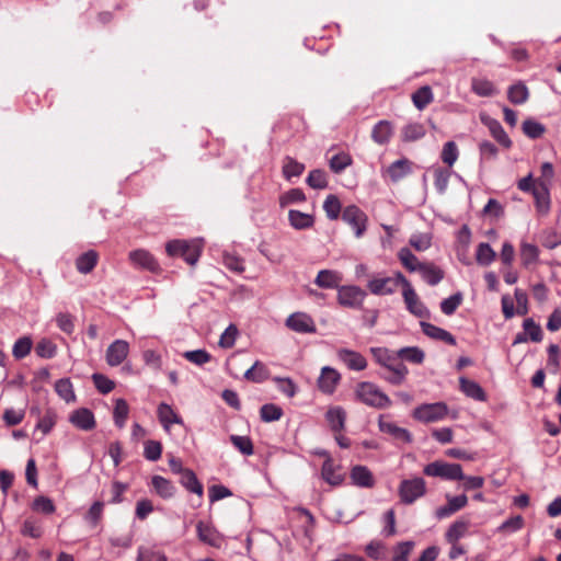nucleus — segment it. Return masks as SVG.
Segmentation results:
<instances>
[{"label": "nucleus", "instance_id": "4468645a", "mask_svg": "<svg viewBox=\"0 0 561 561\" xmlns=\"http://www.w3.org/2000/svg\"><path fill=\"white\" fill-rule=\"evenodd\" d=\"M69 422L81 431H91L96 425L94 414L87 408L72 411L69 414Z\"/></svg>", "mask_w": 561, "mask_h": 561}, {"label": "nucleus", "instance_id": "ea45409f", "mask_svg": "<svg viewBox=\"0 0 561 561\" xmlns=\"http://www.w3.org/2000/svg\"><path fill=\"white\" fill-rule=\"evenodd\" d=\"M55 390L57 394L67 403L76 401V394L70 379L62 378L57 380L55 383Z\"/></svg>", "mask_w": 561, "mask_h": 561}, {"label": "nucleus", "instance_id": "c85d7f7f", "mask_svg": "<svg viewBox=\"0 0 561 561\" xmlns=\"http://www.w3.org/2000/svg\"><path fill=\"white\" fill-rule=\"evenodd\" d=\"M459 385H460L461 391L467 397L472 398L477 401H485L486 400V394H485L484 390L482 389V387L478 382L467 379L465 377H461L459 379Z\"/></svg>", "mask_w": 561, "mask_h": 561}, {"label": "nucleus", "instance_id": "79ce46f5", "mask_svg": "<svg viewBox=\"0 0 561 561\" xmlns=\"http://www.w3.org/2000/svg\"><path fill=\"white\" fill-rule=\"evenodd\" d=\"M528 96V88L522 82L513 84L507 91V98L514 104H524Z\"/></svg>", "mask_w": 561, "mask_h": 561}, {"label": "nucleus", "instance_id": "dca6fc26", "mask_svg": "<svg viewBox=\"0 0 561 561\" xmlns=\"http://www.w3.org/2000/svg\"><path fill=\"white\" fill-rule=\"evenodd\" d=\"M337 357L352 370H364L367 367L366 358L358 352L341 348L337 351Z\"/></svg>", "mask_w": 561, "mask_h": 561}, {"label": "nucleus", "instance_id": "0eeeda50", "mask_svg": "<svg viewBox=\"0 0 561 561\" xmlns=\"http://www.w3.org/2000/svg\"><path fill=\"white\" fill-rule=\"evenodd\" d=\"M426 493V482L422 478L402 480L399 496L402 503L412 504Z\"/></svg>", "mask_w": 561, "mask_h": 561}, {"label": "nucleus", "instance_id": "c03bdc74", "mask_svg": "<svg viewBox=\"0 0 561 561\" xmlns=\"http://www.w3.org/2000/svg\"><path fill=\"white\" fill-rule=\"evenodd\" d=\"M283 413V409L274 403L263 404L260 409L261 420L266 423L278 421Z\"/></svg>", "mask_w": 561, "mask_h": 561}, {"label": "nucleus", "instance_id": "13d9d810", "mask_svg": "<svg viewBox=\"0 0 561 561\" xmlns=\"http://www.w3.org/2000/svg\"><path fill=\"white\" fill-rule=\"evenodd\" d=\"M273 381L276 383L277 389L288 398H293L297 393L298 388L293 379L288 377H274Z\"/></svg>", "mask_w": 561, "mask_h": 561}, {"label": "nucleus", "instance_id": "72a5a7b5", "mask_svg": "<svg viewBox=\"0 0 561 561\" xmlns=\"http://www.w3.org/2000/svg\"><path fill=\"white\" fill-rule=\"evenodd\" d=\"M151 483L156 493L163 499H170L175 493V488L172 482L161 476H154Z\"/></svg>", "mask_w": 561, "mask_h": 561}, {"label": "nucleus", "instance_id": "09e8293b", "mask_svg": "<svg viewBox=\"0 0 561 561\" xmlns=\"http://www.w3.org/2000/svg\"><path fill=\"white\" fill-rule=\"evenodd\" d=\"M370 353L374 359L381 366L388 365L389 362H396L397 352H392L386 347H371Z\"/></svg>", "mask_w": 561, "mask_h": 561}, {"label": "nucleus", "instance_id": "f8f14e48", "mask_svg": "<svg viewBox=\"0 0 561 561\" xmlns=\"http://www.w3.org/2000/svg\"><path fill=\"white\" fill-rule=\"evenodd\" d=\"M286 325L298 333H313L316 332V324L312 318L304 312H295L286 320Z\"/></svg>", "mask_w": 561, "mask_h": 561}, {"label": "nucleus", "instance_id": "a211bd4d", "mask_svg": "<svg viewBox=\"0 0 561 561\" xmlns=\"http://www.w3.org/2000/svg\"><path fill=\"white\" fill-rule=\"evenodd\" d=\"M325 421L334 433H341L345 427L346 412L342 407H330L325 413Z\"/></svg>", "mask_w": 561, "mask_h": 561}, {"label": "nucleus", "instance_id": "4d7b16f0", "mask_svg": "<svg viewBox=\"0 0 561 561\" xmlns=\"http://www.w3.org/2000/svg\"><path fill=\"white\" fill-rule=\"evenodd\" d=\"M21 534L31 538H39L43 535V527L34 518H26L22 525Z\"/></svg>", "mask_w": 561, "mask_h": 561}, {"label": "nucleus", "instance_id": "5701e85b", "mask_svg": "<svg viewBox=\"0 0 561 561\" xmlns=\"http://www.w3.org/2000/svg\"><path fill=\"white\" fill-rule=\"evenodd\" d=\"M342 274L337 271L332 270H321L314 283L320 288H337L339 284L342 282Z\"/></svg>", "mask_w": 561, "mask_h": 561}, {"label": "nucleus", "instance_id": "2eb2a0df", "mask_svg": "<svg viewBox=\"0 0 561 561\" xmlns=\"http://www.w3.org/2000/svg\"><path fill=\"white\" fill-rule=\"evenodd\" d=\"M340 379L341 376L334 368L325 366L318 378V387L323 393L331 394L334 392Z\"/></svg>", "mask_w": 561, "mask_h": 561}, {"label": "nucleus", "instance_id": "8fccbe9b", "mask_svg": "<svg viewBox=\"0 0 561 561\" xmlns=\"http://www.w3.org/2000/svg\"><path fill=\"white\" fill-rule=\"evenodd\" d=\"M425 136V128L420 123H411L402 129V138L404 141H415Z\"/></svg>", "mask_w": 561, "mask_h": 561}, {"label": "nucleus", "instance_id": "393cba45", "mask_svg": "<svg viewBox=\"0 0 561 561\" xmlns=\"http://www.w3.org/2000/svg\"><path fill=\"white\" fill-rule=\"evenodd\" d=\"M412 171V163L408 159H399L387 168V174L392 182H398Z\"/></svg>", "mask_w": 561, "mask_h": 561}, {"label": "nucleus", "instance_id": "9d476101", "mask_svg": "<svg viewBox=\"0 0 561 561\" xmlns=\"http://www.w3.org/2000/svg\"><path fill=\"white\" fill-rule=\"evenodd\" d=\"M129 354V344L125 340L112 342L105 353V360L111 367L121 365Z\"/></svg>", "mask_w": 561, "mask_h": 561}, {"label": "nucleus", "instance_id": "a18cd8bd", "mask_svg": "<svg viewBox=\"0 0 561 561\" xmlns=\"http://www.w3.org/2000/svg\"><path fill=\"white\" fill-rule=\"evenodd\" d=\"M412 101L416 108H425L433 101L432 89L427 85L420 88L413 93Z\"/></svg>", "mask_w": 561, "mask_h": 561}, {"label": "nucleus", "instance_id": "2f4dec72", "mask_svg": "<svg viewBox=\"0 0 561 561\" xmlns=\"http://www.w3.org/2000/svg\"><path fill=\"white\" fill-rule=\"evenodd\" d=\"M98 260V253L93 250H89L77 259L76 267L80 273L88 274L95 267Z\"/></svg>", "mask_w": 561, "mask_h": 561}, {"label": "nucleus", "instance_id": "b1692460", "mask_svg": "<svg viewBox=\"0 0 561 561\" xmlns=\"http://www.w3.org/2000/svg\"><path fill=\"white\" fill-rule=\"evenodd\" d=\"M534 199H535V206L539 214L547 215L550 211V187L548 186H539L537 185V188L534 190L531 193Z\"/></svg>", "mask_w": 561, "mask_h": 561}, {"label": "nucleus", "instance_id": "c756f323", "mask_svg": "<svg viewBox=\"0 0 561 561\" xmlns=\"http://www.w3.org/2000/svg\"><path fill=\"white\" fill-rule=\"evenodd\" d=\"M471 90L479 96H492L497 93L493 82L485 78H472Z\"/></svg>", "mask_w": 561, "mask_h": 561}, {"label": "nucleus", "instance_id": "4c0bfd02", "mask_svg": "<svg viewBox=\"0 0 561 561\" xmlns=\"http://www.w3.org/2000/svg\"><path fill=\"white\" fill-rule=\"evenodd\" d=\"M398 257L402 265L409 271V272H419L421 266L424 263H421L419 259L411 252L408 248H402L398 252Z\"/></svg>", "mask_w": 561, "mask_h": 561}, {"label": "nucleus", "instance_id": "0e129e2a", "mask_svg": "<svg viewBox=\"0 0 561 561\" xmlns=\"http://www.w3.org/2000/svg\"><path fill=\"white\" fill-rule=\"evenodd\" d=\"M523 131L531 139L539 138L545 133V126L534 119H526L523 123Z\"/></svg>", "mask_w": 561, "mask_h": 561}, {"label": "nucleus", "instance_id": "f704fd0d", "mask_svg": "<svg viewBox=\"0 0 561 561\" xmlns=\"http://www.w3.org/2000/svg\"><path fill=\"white\" fill-rule=\"evenodd\" d=\"M180 483L190 492L198 495L199 497L203 495V485L197 480L195 473L190 469L184 471V473L180 477Z\"/></svg>", "mask_w": 561, "mask_h": 561}, {"label": "nucleus", "instance_id": "cd10ccee", "mask_svg": "<svg viewBox=\"0 0 561 561\" xmlns=\"http://www.w3.org/2000/svg\"><path fill=\"white\" fill-rule=\"evenodd\" d=\"M421 277L431 286H435L444 278V271L433 263H424L419 270Z\"/></svg>", "mask_w": 561, "mask_h": 561}, {"label": "nucleus", "instance_id": "bb28decb", "mask_svg": "<svg viewBox=\"0 0 561 561\" xmlns=\"http://www.w3.org/2000/svg\"><path fill=\"white\" fill-rule=\"evenodd\" d=\"M470 526V522L467 519H458L454 522L445 534V539L448 543L458 542L459 539L466 536Z\"/></svg>", "mask_w": 561, "mask_h": 561}, {"label": "nucleus", "instance_id": "f03ea898", "mask_svg": "<svg viewBox=\"0 0 561 561\" xmlns=\"http://www.w3.org/2000/svg\"><path fill=\"white\" fill-rule=\"evenodd\" d=\"M165 250L170 256H181L190 265H194L201 255L202 243L198 240H172L167 243Z\"/></svg>", "mask_w": 561, "mask_h": 561}, {"label": "nucleus", "instance_id": "423d86ee", "mask_svg": "<svg viewBox=\"0 0 561 561\" xmlns=\"http://www.w3.org/2000/svg\"><path fill=\"white\" fill-rule=\"evenodd\" d=\"M400 276H403L400 272L396 273L393 277L381 276L380 274L374 275L367 282V288L373 295H391L397 290L398 286L401 285V280L399 279Z\"/></svg>", "mask_w": 561, "mask_h": 561}, {"label": "nucleus", "instance_id": "603ef678", "mask_svg": "<svg viewBox=\"0 0 561 561\" xmlns=\"http://www.w3.org/2000/svg\"><path fill=\"white\" fill-rule=\"evenodd\" d=\"M305 165L293 158L287 157L283 164V174L287 180L302 174Z\"/></svg>", "mask_w": 561, "mask_h": 561}, {"label": "nucleus", "instance_id": "052dcab7", "mask_svg": "<svg viewBox=\"0 0 561 561\" xmlns=\"http://www.w3.org/2000/svg\"><path fill=\"white\" fill-rule=\"evenodd\" d=\"M136 561H167V557L160 550L139 547Z\"/></svg>", "mask_w": 561, "mask_h": 561}, {"label": "nucleus", "instance_id": "20e7f679", "mask_svg": "<svg viewBox=\"0 0 561 561\" xmlns=\"http://www.w3.org/2000/svg\"><path fill=\"white\" fill-rule=\"evenodd\" d=\"M447 414L448 407L444 402L424 403L413 410V417L422 423L438 422Z\"/></svg>", "mask_w": 561, "mask_h": 561}, {"label": "nucleus", "instance_id": "e2e57ef3", "mask_svg": "<svg viewBox=\"0 0 561 561\" xmlns=\"http://www.w3.org/2000/svg\"><path fill=\"white\" fill-rule=\"evenodd\" d=\"M450 171L436 168L434 170V184L438 193L444 194L447 190Z\"/></svg>", "mask_w": 561, "mask_h": 561}, {"label": "nucleus", "instance_id": "9b49d317", "mask_svg": "<svg viewBox=\"0 0 561 561\" xmlns=\"http://www.w3.org/2000/svg\"><path fill=\"white\" fill-rule=\"evenodd\" d=\"M378 426L380 432L390 435L392 438L397 440L403 443H411L412 440L410 432L403 427L398 426L387 415H380L378 420Z\"/></svg>", "mask_w": 561, "mask_h": 561}, {"label": "nucleus", "instance_id": "69168bd1", "mask_svg": "<svg viewBox=\"0 0 561 561\" xmlns=\"http://www.w3.org/2000/svg\"><path fill=\"white\" fill-rule=\"evenodd\" d=\"M232 445L243 455L253 454V444L248 436L232 435L230 437Z\"/></svg>", "mask_w": 561, "mask_h": 561}, {"label": "nucleus", "instance_id": "58836bf2", "mask_svg": "<svg viewBox=\"0 0 561 561\" xmlns=\"http://www.w3.org/2000/svg\"><path fill=\"white\" fill-rule=\"evenodd\" d=\"M244 378L253 382H262L268 378V369L263 363L256 360L245 370Z\"/></svg>", "mask_w": 561, "mask_h": 561}, {"label": "nucleus", "instance_id": "6e6552de", "mask_svg": "<svg viewBox=\"0 0 561 561\" xmlns=\"http://www.w3.org/2000/svg\"><path fill=\"white\" fill-rule=\"evenodd\" d=\"M366 291L355 285H343L337 287V301L346 308L358 309L362 307Z\"/></svg>", "mask_w": 561, "mask_h": 561}, {"label": "nucleus", "instance_id": "aec40b11", "mask_svg": "<svg viewBox=\"0 0 561 561\" xmlns=\"http://www.w3.org/2000/svg\"><path fill=\"white\" fill-rule=\"evenodd\" d=\"M321 477L325 482L333 486L340 485L344 479L340 467L335 466L330 457H328L322 465Z\"/></svg>", "mask_w": 561, "mask_h": 561}, {"label": "nucleus", "instance_id": "6ab92c4d", "mask_svg": "<svg viewBox=\"0 0 561 561\" xmlns=\"http://www.w3.org/2000/svg\"><path fill=\"white\" fill-rule=\"evenodd\" d=\"M481 121L489 128L491 135L500 145H502L505 148H510L512 146L511 138L503 129L499 121L488 116L481 117Z\"/></svg>", "mask_w": 561, "mask_h": 561}, {"label": "nucleus", "instance_id": "ddd939ff", "mask_svg": "<svg viewBox=\"0 0 561 561\" xmlns=\"http://www.w3.org/2000/svg\"><path fill=\"white\" fill-rule=\"evenodd\" d=\"M130 263L138 268H144L156 273L159 271V264L150 252L144 249L134 250L128 255Z\"/></svg>", "mask_w": 561, "mask_h": 561}, {"label": "nucleus", "instance_id": "f3484780", "mask_svg": "<svg viewBox=\"0 0 561 561\" xmlns=\"http://www.w3.org/2000/svg\"><path fill=\"white\" fill-rule=\"evenodd\" d=\"M157 413L164 431L169 434L171 433L173 425H183V421L180 415L167 403L159 404Z\"/></svg>", "mask_w": 561, "mask_h": 561}, {"label": "nucleus", "instance_id": "39448f33", "mask_svg": "<svg viewBox=\"0 0 561 561\" xmlns=\"http://www.w3.org/2000/svg\"><path fill=\"white\" fill-rule=\"evenodd\" d=\"M399 279L401 280V286L403 288L402 296L407 309L415 317L427 318L430 316V311L419 298L411 283L404 276H400Z\"/></svg>", "mask_w": 561, "mask_h": 561}, {"label": "nucleus", "instance_id": "4be33fe9", "mask_svg": "<svg viewBox=\"0 0 561 561\" xmlns=\"http://www.w3.org/2000/svg\"><path fill=\"white\" fill-rule=\"evenodd\" d=\"M288 221L294 229L305 230L311 228L314 225V217L312 214L290 209L288 211Z\"/></svg>", "mask_w": 561, "mask_h": 561}, {"label": "nucleus", "instance_id": "774afa93", "mask_svg": "<svg viewBox=\"0 0 561 561\" xmlns=\"http://www.w3.org/2000/svg\"><path fill=\"white\" fill-rule=\"evenodd\" d=\"M414 543L412 541H403L396 546L391 561H408L409 556L413 550Z\"/></svg>", "mask_w": 561, "mask_h": 561}, {"label": "nucleus", "instance_id": "6e6d98bb", "mask_svg": "<svg viewBox=\"0 0 561 561\" xmlns=\"http://www.w3.org/2000/svg\"><path fill=\"white\" fill-rule=\"evenodd\" d=\"M239 335V330L234 324H230L226 330L221 333L218 345L221 348H230L234 345L237 336Z\"/></svg>", "mask_w": 561, "mask_h": 561}, {"label": "nucleus", "instance_id": "c9c22d12", "mask_svg": "<svg viewBox=\"0 0 561 561\" xmlns=\"http://www.w3.org/2000/svg\"><path fill=\"white\" fill-rule=\"evenodd\" d=\"M392 135L391 124L387 121H380L375 125L371 137L379 145L387 144Z\"/></svg>", "mask_w": 561, "mask_h": 561}, {"label": "nucleus", "instance_id": "1a4fd4ad", "mask_svg": "<svg viewBox=\"0 0 561 561\" xmlns=\"http://www.w3.org/2000/svg\"><path fill=\"white\" fill-rule=\"evenodd\" d=\"M342 219L353 228L356 238H360L366 231L368 218L357 206H347L343 210Z\"/></svg>", "mask_w": 561, "mask_h": 561}, {"label": "nucleus", "instance_id": "473e14b6", "mask_svg": "<svg viewBox=\"0 0 561 561\" xmlns=\"http://www.w3.org/2000/svg\"><path fill=\"white\" fill-rule=\"evenodd\" d=\"M496 257V252L492 249V247L486 242H481L478 244L476 250V261L481 266H489L494 262Z\"/></svg>", "mask_w": 561, "mask_h": 561}, {"label": "nucleus", "instance_id": "5fc2aeb1", "mask_svg": "<svg viewBox=\"0 0 561 561\" xmlns=\"http://www.w3.org/2000/svg\"><path fill=\"white\" fill-rule=\"evenodd\" d=\"M462 299H463V296L459 291L451 295L450 297L444 299L440 302L442 312L446 316H451L457 310V308L461 305Z\"/></svg>", "mask_w": 561, "mask_h": 561}, {"label": "nucleus", "instance_id": "412c9836", "mask_svg": "<svg viewBox=\"0 0 561 561\" xmlns=\"http://www.w3.org/2000/svg\"><path fill=\"white\" fill-rule=\"evenodd\" d=\"M351 480L354 485L359 488H371L375 479L371 471L365 466H355L351 470Z\"/></svg>", "mask_w": 561, "mask_h": 561}, {"label": "nucleus", "instance_id": "bf43d9fd", "mask_svg": "<svg viewBox=\"0 0 561 561\" xmlns=\"http://www.w3.org/2000/svg\"><path fill=\"white\" fill-rule=\"evenodd\" d=\"M524 524H525L524 518L520 515H516V516L510 517L508 519L503 522L497 527V531L499 533H507V534L516 533L524 527Z\"/></svg>", "mask_w": 561, "mask_h": 561}, {"label": "nucleus", "instance_id": "7c9ffc66", "mask_svg": "<svg viewBox=\"0 0 561 561\" xmlns=\"http://www.w3.org/2000/svg\"><path fill=\"white\" fill-rule=\"evenodd\" d=\"M519 254L523 265L528 267L538 262L539 249L536 244L523 241L520 243Z\"/></svg>", "mask_w": 561, "mask_h": 561}, {"label": "nucleus", "instance_id": "f257e3e1", "mask_svg": "<svg viewBox=\"0 0 561 561\" xmlns=\"http://www.w3.org/2000/svg\"><path fill=\"white\" fill-rule=\"evenodd\" d=\"M354 394L357 401L376 409H385L391 405L390 398L375 383L369 381L358 382Z\"/></svg>", "mask_w": 561, "mask_h": 561}, {"label": "nucleus", "instance_id": "338daca9", "mask_svg": "<svg viewBox=\"0 0 561 561\" xmlns=\"http://www.w3.org/2000/svg\"><path fill=\"white\" fill-rule=\"evenodd\" d=\"M352 163V159L347 153L341 152L334 154L330 159V168L333 172L340 173Z\"/></svg>", "mask_w": 561, "mask_h": 561}, {"label": "nucleus", "instance_id": "a878e982", "mask_svg": "<svg viewBox=\"0 0 561 561\" xmlns=\"http://www.w3.org/2000/svg\"><path fill=\"white\" fill-rule=\"evenodd\" d=\"M422 331L425 335H427L431 339L444 341L449 345H455L456 340L455 337L446 330L438 328L432 323L428 322H421Z\"/></svg>", "mask_w": 561, "mask_h": 561}, {"label": "nucleus", "instance_id": "7ed1b4c3", "mask_svg": "<svg viewBox=\"0 0 561 561\" xmlns=\"http://www.w3.org/2000/svg\"><path fill=\"white\" fill-rule=\"evenodd\" d=\"M423 472L428 477L440 478L449 481L463 479L462 467L459 463H449L442 460H436L426 465Z\"/></svg>", "mask_w": 561, "mask_h": 561}, {"label": "nucleus", "instance_id": "49530a36", "mask_svg": "<svg viewBox=\"0 0 561 561\" xmlns=\"http://www.w3.org/2000/svg\"><path fill=\"white\" fill-rule=\"evenodd\" d=\"M341 202L337 198L336 195H328L324 203H323V209L327 214V217L331 220H335L339 218L341 214Z\"/></svg>", "mask_w": 561, "mask_h": 561}, {"label": "nucleus", "instance_id": "3c124183", "mask_svg": "<svg viewBox=\"0 0 561 561\" xmlns=\"http://www.w3.org/2000/svg\"><path fill=\"white\" fill-rule=\"evenodd\" d=\"M523 329L531 342L538 343L542 341V329L533 318L524 320Z\"/></svg>", "mask_w": 561, "mask_h": 561}, {"label": "nucleus", "instance_id": "de8ad7c7", "mask_svg": "<svg viewBox=\"0 0 561 561\" xmlns=\"http://www.w3.org/2000/svg\"><path fill=\"white\" fill-rule=\"evenodd\" d=\"M459 157V150L455 141H447L440 152L442 161L449 168L455 164Z\"/></svg>", "mask_w": 561, "mask_h": 561}, {"label": "nucleus", "instance_id": "864d4df0", "mask_svg": "<svg viewBox=\"0 0 561 561\" xmlns=\"http://www.w3.org/2000/svg\"><path fill=\"white\" fill-rule=\"evenodd\" d=\"M307 184L316 190H323L328 186V179L324 171L316 169L310 171L307 178Z\"/></svg>", "mask_w": 561, "mask_h": 561}, {"label": "nucleus", "instance_id": "e433bc0d", "mask_svg": "<svg viewBox=\"0 0 561 561\" xmlns=\"http://www.w3.org/2000/svg\"><path fill=\"white\" fill-rule=\"evenodd\" d=\"M129 414V407L125 399H116L113 411L114 423L118 428H123Z\"/></svg>", "mask_w": 561, "mask_h": 561}, {"label": "nucleus", "instance_id": "a19ab883", "mask_svg": "<svg viewBox=\"0 0 561 561\" xmlns=\"http://www.w3.org/2000/svg\"><path fill=\"white\" fill-rule=\"evenodd\" d=\"M397 356L398 358L413 364H421L424 360L425 354L421 348L416 346H409L398 350Z\"/></svg>", "mask_w": 561, "mask_h": 561}, {"label": "nucleus", "instance_id": "680f3d73", "mask_svg": "<svg viewBox=\"0 0 561 561\" xmlns=\"http://www.w3.org/2000/svg\"><path fill=\"white\" fill-rule=\"evenodd\" d=\"M32 350V340L27 336L19 339L12 348V354L15 358L21 359L30 354Z\"/></svg>", "mask_w": 561, "mask_h": 561}, {"label": "nucleus", "instance_id": "37998d69", "mask_svg": "<svg viewBox=\"0 0 561 561\" xmlns=\"http://www.w3.org/2000/svg\"><path fill=\"white\" fill-rule=\"evenodd\" d=\"M306 201V195L300 188H291L279 196V206L285 208L289 205L300 204Z\"/></svg>", "mask_w": 561, "mask_h": 561}]
</instances>
